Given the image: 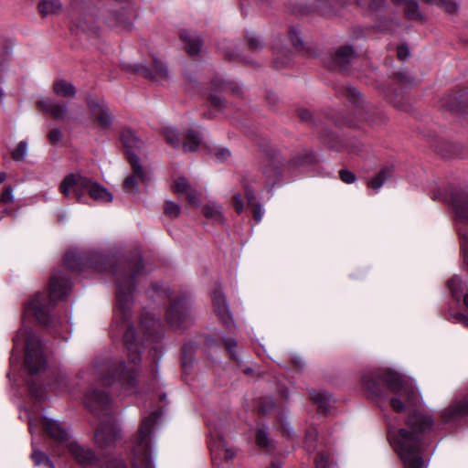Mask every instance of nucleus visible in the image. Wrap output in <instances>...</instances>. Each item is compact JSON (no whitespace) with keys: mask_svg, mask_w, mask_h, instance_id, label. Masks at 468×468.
Instances as JSON below:
<instances>
[{"mask_svg":"<svg viewBox=\"0 0 468 468\" xmlns=\"http://www.w3.org/2000/svg\"><path fill=\"white\" fill-rule=\"evenodd\" d=\"M181 207L170 200H166L164 206V213L170 218H176L180 215Z\"/></svg>","mask_w":468,"mask_h":468,"instance_id":"nucleus-39","label":"nucleus"},{"mask_svg":"<svg viewBox=\"0 0 468 468\" xmlns=\"http://www.w3.org/2000/svg\"><path fill=\"white\" fill-rule=\"evenodd\" d=\"M164 136L168 144L173 146L180 145V136L177 131L173 127H165L163 130Z\"/></svg>","mask_w":468,"mask_h":468,"instance_id":"nucleus-37","label":"nucleus"},{"mask_svg":"<svg viewBox=\"0 0 468 468\" xmlns=\"http://www.w3.org/2000/svg\"><path fill=\"white\" fill-rule=\"evenodd\" d=\"M160 328V322L155 320L154 316L147 314L142 318L140 324V331L144 335L145 340L155 339L157 336L155 333Z\"/></svg>","mask_w":468,"mask_h":468,"instance_id":"nucleus-25","label":"nucleus"},{"mask_svg":"<svg viewBox=\"0 0 468 468\" xmlns=\"http://www.w3.org/2000/svg\"><path fill=\"white\" fill-rule=\"evenodd\" d=\"M346 96L354 102H358L360 92L356 88L350 87L346 89Z\"/></svg>","mask_w":468,"mask_h":468,"instance_id":"nucleus-56","label":"nucleus"},{"mask_svg":"<svg viewBox=\"0 0 468 468\" xmlns=\"http://www.w3.org/2000/svg\"><path fill=\"white\" fill-rule=\"evenodd\" d=\"M86 101L101 127L104 129L109 128L112 123V115L105 101L102 99L94 98L90 95L87 96Z\"/></svg>","mask_w":468,"mask_h":468,"instance_id":"nucleus-15","label":"nucleus"},{"mask_svg":"<svg viewBox=\"0 0 468 468\" xmlns=\"http://www.w3.org/2000/svg\"><path fill=\"white\" fill-rule=\"evenodd\" d=\"M460 285V280L455 277L448 282V287L452 291V294L456 296Z\"/></svg>","mask_w":468,"mask_h":468,"instance_id":"nucleus-57","label":"nucleus"},{"mask_svg":"<svg viewBox=\"0 0 468 468\" xmlns=\"http://www.w3.org/2000/svg\"><path fill=\"white\" fill-rule=\"evenodd\" d=\"M397 53H398L399 58L401 59V60L407 59L409 58V56H410V50H409V48L406 46L399 47L398 50H397Z\"/></svg>","mask_w":468,"mask_h":468,"instance_id":"nucleus-59","label":"nucleus"},{"mask_svg":"<svg viewBox=\"0 0 468 468\" xmlns=\"http://www.w3.org/2000/svg\"><path fill=\"white\" fill-rule=\"evenodd\" d=\"M120 430L112 418L101 421L95 432V443L101 451L110 452L120 439Z\"/></svg>","mask_w":468,"mask_h":468,"instance_id":"nucleus-9","label":"nucleus"},{"mask_svg":"<svg viewBox=\"0 0 468 468\" xmlns=\"http://www.w3.org/2000/svg\"><path fill=\"white\" fill-rule=\"evenodd\" d=\"M65 266L74 271H82L85 268H94L101 271L109 268L115 276L116 308L114 324L119 331H123V345L127 351L129 365L122 359L102 358L94 364L91 375L96 380L106 386L120 385L128 390L137 383V367L141 362V342L132 324V306L135 290L136 277L143 273L144 264L140 256L134 260H122L113 263L103 255L96 254L91 259L82 258L76 252L69 251L64 258Z\"/></svg>","mask_w":468,"mask_h":468,"instance_id":"nucleus-1","label":"nucleus"},{"mask_svg":"<svg viewBox=\"0 0 468 468\" xmlns=\"http://www.w3.org/2000/svg\"><path fill=\"white\" fill-rule=\"evenodd\" d=\"M311 399L318 405L319 409L323 411L327 410L330 402V397L326 392L313 390L310 392Z\"/></svg>","mask_w":468,"mask_h":468,"instance_id":"nucleus-33","label":"nucleus"},{"mask_svg":"<svg viewBox=\"0 0 468 468\" xmlns=\"http://www.w3.org/2000/svg\"><path fill=\"white\" fill-rule=\"evenodd\" d=\"M209 102L213 107L218 110L224 106V101L221 97L214 93L209 95Z\"/></svg>","mask_w":468,"mask_h":468,"instance_id":"nucleus-54","label":"nucleus"},{"mask_svg":"<svg viewBox=\"0 0 468 468\" xmlns=\"http://www.w3.org/2000/svg\"><path fill=\"white\" fill-rule=\"evenodd\" d=\"M59 191L68 197L73 192L78 202L85 203V194L99 202H111L112 194L101 185L78 174L68 175L59 185Z\"/></svg>","mask_w":468,"mask_h":468,"instance_id":"nucleus-6","label":"nucleus"},{"mask_svg":"<svg viewBox=\"0 0 468 468\" xmlns=\"http://www.w3.org/2000/svg\"><path fill=\"white\" fill-rule=\"evenodd\" d=\"M37 106L45 112L49 113L57 121L66 122L69 120L68 106L63 102L42 99L37 101Z\"/></svg>","mask_w":468,"mask_h":468,"instance_id":"nucleus-16","label":"nucleus"},{"mask_svg":"<svg viewBox=\"0 0 468 468\" xmlns=\"http://www.w3.org/2000/svg\"><path fill=\"white\" fill-rule=\"evenodd\" d=\"M153 63L154 68V74L152 75L147 71L146 76L151 79H165L168 75L165 65L156 58H153Z\"/></svg>","mask_w":468,"mask_h":468,"instance_id":"nucleus-35","label":"nucleus"},{"mask_svg":"<svg viewBox=\"0 0 468 468\" xmlns=\"http://www.w3.org/2000/svg\"><path fill=\"white\" fill-rule=\"evenodd\" d=\"M299 115H300V118L303 120V121H309L311 119V112L307 110H302L300 112H299Z\"/></svg>","mask_w":468,"mask_h":468,"instance_id":"nucleus-63","label":"nucleus"},{"mask_svg":"<svg viewBox=\"0 0 468 468\" xmlns=\"http://www.w3.org/2000/svg\"><path fill=\"white\" fill-rule=\"evenodd\" d=\"M62 9L58 0H44L38 4V11L43 16L58 15Z\"/></svg>","mask_w":468,"mask_h":468,"instance_id":"nucleus-28","label":"nucleus"},{"mask_svg":"<svg viewBox=\"0 0 468 468\" xmlns=\"http://www.w3.org/2000/svg\"><path fill=\"white\" fill-rule=\"evenodd\" d=\"M362 385L374 397H383L387 389L393 393L389 404L396 412L410 410L420 401L416 389L403 378L389 369L370 371L363 375Z\"/></svg>","mask_w":468,"mask_h":468,"instance_id":"nucleus-3","label":"nucleus"},{"mask_svg":"<svg viewBox=\"0 0 468 468\" xmlns=\"http://www.w3.org/2000/svg\"><path fill=\"white\" fill-rule=\"evenodd\" d=\"M62 137L63 135L61 131L57 128L52 129L48 134V139L52 144L59 143L62 140Z\"/></svg>","mask_w":468,"mask_h":468,"instance_id":"nucleus-49","label":"nucleus"},{"mask_svg":"<svg viewBox=\"0 0 468 468\" xmlns=\"http://www.w3.org/2000/svg\"><path fill=\"white\" fill-rule=\"evenodd\" d=\"M168 324L180 329L187 326L193 320L190 299L183 296L173 300L165 313Z\"/></svg>","mask_w":468,"mask_h":468,"instance_id":"nucleus-8","label":"nucleus"},{"mask_svg":"<svg viewBox=\"0 0 468 468\" xmlns=\"http://www.w3.org/2000/svg\"><path fill=\"white\" fill-rule=\"evenodd\" d=\"M123 147L125 149L129 162L132 165L133 171L142 179H145L146 176L142 171L139 164L137 154L144 146V143L135 135L132 130H124L121 136Z\"/></svg>","mask_w":468,"mask_h":468,"instance_id":"nucleus-11","label":"nucleus"},{"mask_svg":"<svg viewBox=\"0 0 468 468\" xmlns=\"http://www.w3.org/2000/svg\"><path fill=\"white\" fill-rule=\"evenodd\" d=\"M179 37L185 45V49L189 55H197L202 47L200 37L191 30L182 29L179 32Z\"/></svg>","mask_w":468,"mask_h":468,"instance_id":"nucleus-21","label":"nucleus"},{"mask_svg":"<svg viewBox=\"0 0 468 468\" xmlns=\"http://www.w3.org/2000/svg\"><path fill=\"white\" fill-rule=\"evenodd\" d=\"M399 8L403 9L405 16L410 20H421L422 15L419 9L417 0H393Z\"/></svg>","mask_w":468,"mask_h":468,"instance_id":"nucleus-24","label":"nucleus"},{"mask_svg":"<svg viewBox=\"0 0 468 468\" xmlns=\"http://www.w3.org/2000/svg\"><path fill=\"white\" fill-rule=\"evenodd\" d=\"M460 239H461V250L463 257V261L468 267V231L463 229H459Z\"/></svg>","mask_w":468,"mask_h":468,"instance_id":"nucleus-41","label":"nucleus"},{"mask_svg":"<svg viewBox=\"0 0 468 468\" xmlns=\"http://www.w3.org/2000/svg\"><path fill=\"white\" fill-rule=\"evenodd\" d=\"M77 26L84 32H88V33H95L96 32L94 18L90 16H85L83 17H80Z\"/></svg>","mask_w":468,"mask_h":468,"instance_id":"nucleus-38","label":"nucleus"},{"mask_svg":"<svg viewBox=\"0 0 468 468\" xmlns=\"http://www.w3.org/2000/svg\"><path fill=\"white\" fill-rule=\"evenodd\" d=\"M232 205L234 207L235 211L238 214H240L241 212H243L244 203H243V199H242V197L240 194L238 193L232 197Z\"/></svg>","mask_w":468,"mask_h":468,"instance_id":"nucleus-47","label":"nucleus"},{"mask_svg":"<svg viewBox=\"0 0 468 468\" xmlns=\"http://www.w3.org/2000/svg\"><path fill=\"white\" fill-rule=\"evenodd\" d=\"M201 144L199 133L193 130H188L185 134L183 147L186 152H195Z\"/></svg>","mask_w":468,"mask_h":468,"instance_id":"nucleus-29","label":"nucleus"},{"mask_svg":"<svg viewBox=\"0 0 468 468\" xmlns=\"http://www.w3.org/2000/svg\"><path fill=\"white\" fill-rule=\"evenodd\" d=\"M355 50L349 46L338 48L333 58L334 65L339 69H346L355 58Z\"/></svg>","mask_w":468,"mask_h":468,"instance_id":"nucleus-22","label":"nucleus"},{"mask_svg":"<svg viewBox=\"0 0 468 468\" xmlns=\"http://www.w3.org/2000/svg\"><path fill=\"white\" fill-rule=\"evenodd\" d=\"M432 424L431 416L414 410L410 413L407 420L409 429L397 430L391 424L388 425L390 443L407 468H426L423 459L420 456V435L430 431Z\"/></svg>","mask_w":468,"mask_h":468,"instance_id":"nucleus-2","label":"nucleus"},{"mask_svg":"<svg viewBox=\"0 0 468 468\" xmlns=\"http://www.w3.org/2000/svg\"><path fill=\"white\" fill-rule=\"evenodd\" d=\"M247 39H248L249 48L251 50L258 51L263 48V43L258 35H256L254 33L248 34Z\"/></svg>","mask_w":468,"mask_h":468,"instance_id":"nucleus-42","label":"nucleus"},{"mask_svg":"<svg viewBox=\"0 0 468 468\" xmlns=\"http://www.w3.org/2000/svg\"><path fill=\"white\" fill-rule=\"evenodd\" d=\"M466 414H468V397L463 401H456L451 407L444 410L441 416L445 422H449Z\"/></svg>","mask_w":468,"mask_h":468,"instance_id":"nucleus-23","label":"nucleus"},{"mask_svg":"<svg viewBox=\"0 0 468 468\" xmlns=\"http://www.w3.org/2000/svg\"><path fill=\"white\" fill-rule=\"evenodd\" d=\"M225 346L229 352H232L233 348L237 346V342L233 338L225 339Z\"/></svg>","mask_w":468,"mask_h":468,"instance_id":"nucleus-62","label":"nucleus"},{"mask_svg":"<svg viewBox=\"0 0 468 468\" xmlns=\"http://www.w3.org/2000/svg\"><path fill=\"white\" fill-rule=\"evenodd\" d=\"M393 175L392 167H385L381 169L375 177L367 181V186L378 190Z\"/></svg>","mask_w":468,"mask_h":468,"instance_id":"nucleus-26","label":"nucleus"},{"mask_svg":"<svg viewBox=\"0 0 468 468\" xmlns=\"http://www.w3.org/2000/svg\"><path fill=\"white\" fill-rule=\"evenodd\" d=\"M111 402L112 399L107 393L96 388L87 392L84 396V404L86 407L99 417L101 413L108 416V408Z\"/></svg>","mask_w":468,"mask_h":468,"instance_id":"nucleus-14","label":"nucleus"},{"mask_svg":"<svg viewBox=\"0 0 468 468\" xmlns=\"http://www.w3.org/2000/svg\"><path fill=\"white\" fill-rule=\"evenodd\" d=\"M106 468H127V467L122 460L112 459L108 462Z\"/></svg>","mask_w":468,"mask_h":468,"instance_id":"nucleus-58","label":"nucleus"},{"mask_svg":"<svg viewBox=\"0 0 468 468\" xmlns=\"http://www.w3.org/2000/svg\"><path fill=\"white\" fill-rule=\"evenodd\" d=\"M13 342L12 357L15 356L16 352L19 354L26 348L25 365L29 373L37 374L46 367L47 360L42 343L32 334L29 327L22 325L13 338Z\"/></svg>","mask_w":468,"mask_h":468,"instance_id":"nucleus-5","label":"nucleus"},{"mask_svg":"<svg viewBox=\"0 0 468 468\" xmlns=\"http://www.w3.org/2000/svg\"><path fill=\"white\" fill-rule=\"evenodd\" d=\"M314 160V157L312 154H305L303 158H299L297 161V165H307L313 163Z\"/></svg>","mask_w":468,"mask_h":468,"instance_id":"nucleus-61","label":"nucleus"},{"mask_svg":"<svg viewBox=\"0 0 468 468\" xmlns=\"http://www.w3.org/2000/svg\"><path fill=\"white\" fill-rule=\"evenodd\" d=\"M256 442L260 447L266 449H268L271 444V441L269 440L267 432L262 429H259L257 431Z\"/></svg>","mask_w":468,"mask_h":468,"instance_id":"nucleus-43","label":"nucleus"},{"mask_svg":"<svg viewBox=\"0 0 468 468\" xmlns=\"http://www.w3.org/2000/svg\"><path fill=\"white\" fill-rule=\"evenodd\" d=\"M449 202L454 209L456 220L460 223L468 222V193L452 192Z\"/></svg>","mask_w":468,"mask_h":468,"instance_id":"nucleus-18","label":"nucleus"},{"mask_svg":"<svg viewBox=\"0 0 468 468\" xmlns=\"http://www.w3.org/2000/svg\"><path fill=\"white\" fill-rule=\"evenodd\" d=\"M142 171L144 175L146 176L145 179H142L133 172V176H128L124 180L123 188L126 192H134L137 189V179H140L141 181H146L150 178V173L148 171L144 170L143 167Z\"/></svg>","mask_w":468,"mask_h":468,"instance_id":"nucleus-34","label":"nucleus"},{"mask_svg":"<svg viewBox=\"0 0 468 468\" xmlns=\"http://www.w3.org/2000/svg\"><path fill=\"white\" fill-rule=\"evenodd\" d=\"M110 26H120L125 30H131L133 27L132 16L127 15L126 12L112 15V17L109 20Z\"/></svg>","mask_w":468,"mask_h":468,"instance_id":"nucleus-31","label":"nucleus"},{"mask_svg":"<svg viewBox=\"0 0 468 468\" xmlns=\"http://www.w3.org/2000/svg\"><path fill=\"white\" fill-rule=\"evenodd\" d=\"M13 188L11 186L5 187L3 193L0 196V203L8 204L14 201Z\"/></svg>","mask_w":468,"mask_h":468,"instance_id":"nucleus-44","label":"nucleus"},{"mask_svg":"<svg viewBox=\"0 0 468 468\" xmlns=\"http://www.w3.org/2000/svg\"><path fill=\"white\" fill-rule=\"evenodd\" d=\"M463 304L465 305V307L468 309V293H465L464 296H463ZM456 320L464 324L465 326L468 327V315H464L463 314H459L456 315Z\"/></svg>","mask_w":468,"mask_h":468,"instance_id":"nucleus-53","label":"nucleus"},{"mask_svg":"<svg viewBox=\"0 0 468 468\" xmlns=\"http://www.w3.org/2000/svg\"><path fill=\"white\" fill-rule=\"evenodd\" d=\"M244 192H245V197L247 198V202H248V205H254V203H257L256 200H255V195H254V190L252 189L251 186H248V185H245L244 186Z\"/></svg>","mask_w":468,"mask_h":468,"instance_id":"nucleus-52","label":"nucleus"},{"mask_svg":"<svg viewBox=\"0 0 468 468\" xmlns=\"http://www.w3.org/2000/svg\"><path fill=\"white\" fill-rule=\"evenodd\" d=\"M69 281L60 274H52L49 283V292H38L25 305V316L32 315L38 323L48 324L51 319V311L56 303L61 300L69 291Z\"/></svg>","mask_w":468,"mask_h":468,"instance_id":"nucleus-4","label":"nucleus"},{"mask_svg":"<svg viewBox=\"0 0 468 468\" xmlns=\"http://www.w3.org/2000/svg\"><path fill=\"white\" fill-rule=\"evenodd\" d=\"M250 207H252L254 220L256 222H260L262 219L264 214V209L262 208L261 205L259 202H257L254 203V205H250Z\"/></svg>","mask_w":468,"mask_h":468,"instance_id":"nucleus-48","label":"nucleus"},{"mask_svg":"<svg viewBox=\"0 0 468 468\" xmlns=\"http://www.w3.org/2000/svg\"><path fill=\"white\" fill-rule=\"evenodd\" d=\"M212 85L216 90H226L228 89H232L230 83H229V82L227 83L224 80H217V79L213 80Z\"/></svg>","mask_w":468,"mask_h":468,"instance_id":"nucleus-55","label":"nucleus"},{"mask_svg":"<svg viewBox=\"0 0 468 468\" xmlns=\"http://www.w3.org/2000/svg\"><path fill=\"white\" fill-rule=\"evenodd\" d=\"M32 448L33 451L31 453V459L35 465L38 466L40 464H45L48 468H55V465L50 458L45 452L37 449L34 441H32Z\"/></svg>","mask_w":468,"mask_h":468,"instance_id":"nucleus-32","label":"nucleus"},{"mask_svg":"<svg viewBox=\"0 0 468 468\" xmlns=\"http://www.w3.org/2000/svg\"><path fill=\"white\" fill-rule=\"evenodd\" d=\"M42 426L46 433L56 441L57 446L52 450L54 455H62V449L71 441L69 427L50 419H43Z\"/></svg>","mask_w":468,"mask_h":468,"instance_id":"nucleus-10","label":"nucleus"},{"mask_svg":"<svg viewBox=\"0 0 468 468\" xmlns=\"http://www.w3.org/2000/svg\"><path fill=\"white\" fill-rule=\"evenodd\" d=\"M292 361L295 367L298 368H301L304 365L303 359L300 356H294Z\"/></svg>","mask_w":468,"mask_h":468,"instance_id":"nucleus-64","label":"nucleus"},{"mask_svg":"<svg viewBox=\"0 0 468 468\" xmlns=\"http://www.w3.org/2000/svg\"><path fill=\"white\" fill-rule=\"evenodd\" d=\"M159 418L154 411L145 417L133 441L132 463L133 468H154L150 452V435Z\"/></svg>","mask_w":468,"mask_h":468,"instance_id":"nucleus-7","label":"nucleus"},{"mask_svg":"<svg viewBox=\"0 0 468 468\" xmlns=\"http://www.w3.org/2000/svg\"><path fill=\"white\" fill-rule=\"evenodd\" d=\"M436 5L450 15L455 14L459 7L454 0H438Z\"/></svg>","mask_w":468,"mask_h":468,"instance_id":"nucleus-40","label":"nucleus"},{"mask_svg":"<svg viewBox=\"0 0 468 468\" xmlns=\"http://www.w3.org/2000/svg\"><path fill=\"white\" fill-rule=\"evenodd\" d=\"M28 153V144L27 141H21L18 143V144L15 147V149L11 152L12 158L16 161L20 162L25 160Z\"/></svg>","mask_w":468,"mask_h":468,"instance_id":"nucleus-36","label":"nucleus"},{"mask_svg":"<svg viewBox=\"0 0 468 468\" xmlns=\"http://www.w3.org/2000/svg\"><path fill=\"white\" fill-rule=\"evenodd\" d=\"M262 175L268 187H272L279 182L282 176V160L279 155L266 159L262 168Z\"/></svg>","mask_w":468,"mask_h":468,"instance_id":"nucleus-17","label":"nucleus"},{"mask_svg":"<svg viewBox=\"0 0 468 468\" xmlns=\"http://www.w3.org/2000/svg\"><path fill=\"white\" fill-rule=\"evenodd\" d=\"M385 5V0H372L370 9L378 11Z\"/></svg>","mask_w":468,"mask_h":468,"instance_id":"nucleus-60","label":"nucleus"},{"mask_svg":"<svg viewBox=\"0 0 468 468\" xmlns=\"http://www.w3.org/2000/svg\"><path fill=\"white\" fill-rule=\"evenodd\" d=\"M71 456L75 459V461L84 468H98L99 467V459L95 455V453L90 449L84 446H81L75 441H69L67 446Z\"/></svg>","mask_w":468,"mask_h":468,"instance_id":"nucleus-13","label":"nucleus"},{"mask_svg":"<svg viewBox=\"0 0 468 468\" xmlns=\"http://www.w3.org/2000/svg\"><path fill=\"white\" fill-rule=\"evenodd\" d=\"M210 452L214 465H219L221 460H231L235 452L227 447L226 441L217 429H210Z\"/></svg>","mask_w":468,"mask_h":468,"instance_id":"nucleus-12","label":"nucleus"},{"mask_svg":"<svg viewBox=\"0 0 468 468\" xmlns=\"http://www.w3.org/2000/svg\"><path fill=\"white\" fill-rule=\"evenodd\" d=\"M290 39L295 48H300L302 46V40L300 37V34L293 27L291 28V30H290Z\"/></svg>","mask_w":468,"mask_h":468,"instance_id":"nucleus-51","label":"nucleus"},{"mask_svg":"<svg viewBox=\"0 0 468 468\" xmlns=\"http://www.w3.org/2000/svg\"><path fill=\"white\" fill-rule=\"evenodd\" d=\"M212 303L217 316L226 325L232 324V315L226 300L220 290H215L212 293Z\"/></svg>","mask_w":468,"mask_h":468,"instance_id":"nucleus-19","label":"nucleus"},{"mask_svg":"<svg viewBox=\"0 0 468 468\" xmlns=\"http://www.w3.org/2000/svg\"><path fill=\"white\" fill-rule=\"evenodd\" d=\"M54 92L63 98H73L76 94V89L73 84L64 80H57L53 85Z\"/></svg>","mask_w":468,"mask_h":468,"instance_id":"nucleus-27","label":"nucleus"},{"mask_svg":"<svg viewBox=\"0 0 468 468\" xmlns=\"http://www.w3.org/2000/svg\"><path fill=\"white\" fill-rule=\"evenodd\" d=\"M315 468H329V456L320 452L315 457Z\"/></svg>","mask_w":468,"mask_h":468,"instance_id":"nucleus-45","label":"nucleus"},{"mask_svg":"<svg viewBox=\"0 0 468 468\" xmlns=\"http://www.w3.org/2000/svg\"><path fill=\"white\" fill-rule=\"evenodd\" d=\"M203 214L207 218H210L218 222H223L224 220L222 207L217 203L207 204L203 207Z\"/></svg>","mask_w":468,"mask_h":468,"instance_id":"nucleus-30","label":"nucleus"},{"mask_svg":"<svg viewBox=\"0 0 468 468\" xmlns=\"http://www.w3.org/2000/svg\"><path fill=\"white\" fill-rule=\"evenodd\" d=\"M214 156L218 162H223L230 156L227 148L217 147L214 149Z\"/></svg>","mask_w":468,"mask_h":468,"instance_id":"nucleus-46","label":"nucleus"},{"mask_svg":"<svg viewBox=\"0 0 468 468\" xmlns=\"http://www.w3.org/2000/svg\"><path fill=\"white\" fill-rule=\"evenodd\" d=\"M172 188L176 194L185 195L191 205L196 207L200 206L201 201L197 191L188 184L185 177H177L175 179Z\"/></svg>","mask_w":468,"mask_h":468,"instance_id":"nucleus-20","label":"nucleus"},{"mask_svg":"<svg viewBox=\"0 0 468 468\" xmlns=\"http://www.w3.org/2000/svg\"><path fill=\"white\" fill-rule=\"evenodd\" d=\"M339 175L341 180L346 184H352L356 181V176L348 170H341Z\"/></svg>","mask_w":468,"mask_h":468,"instance_id":"nucleus-50","label":"nucleus"}]
</instances>
